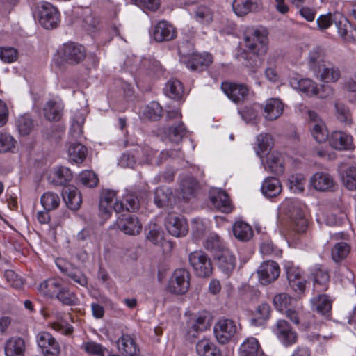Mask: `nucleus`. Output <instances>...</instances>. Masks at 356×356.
<instances>
[{
    "instance_id": "obj_53",
    "label": "nucleus",
    "mask_w": 356,
    "mask_h": 356,
    "mask_svg": "<svg viewBox=\"0 0 356 356\" xmlns=\"http://www.w3.org/2000/svg\"><path fill=\"white\" fill-rule=\"evenodd\" d=\"M204 247L207 251L213 252L214 255L220 252L223 247L219 236L216 234H211L204 242Z\"/></svg>"
},
{
    "instance_id": "obj_8",
    "label": "nucleus",
    "mask_w": 356,
    "mask_h": 356,
    "mask_svg": "<svg viewBox=\"0 0 356 356\" xmlns=\"http://www.w3.org/2000/svg\"><path fill=\"white\" fill-rule=\"evenodd\" d=\"M60 58L68 64H78L86 57L84 47L70 42L65 44L59 51Z\"/></svg>"
},
{
    "instance_id": "obj_48",
    "label": "nucleus",
    "mask_w": 356,
    "mask_h": 356,
    "mask_svg": "<svg viewBox=\"0 0 356 356\" xmlns=\"http://www.w3.org/2000/svg\"><path fill=\"white\" fill-rule=\"evenodd\" d=\"M213 62V58L211 54H193L191 60L187 64V66L192 70H196L200 66L209 65Z\"/></svg>"
},
{
    "instance_id": "obj_49",
    "label": "nucleus",
    "mask_w": 356,
    "mask_h": 356,
    "mask_svg": "<svg viewBox=\"0 0 356 356\" xmlns=\"http://www.w3.org/2000/svg\"><path fill=\"white\" fill-rule=\"evenodd\" d=\"M334 108L335 115L338 120L346 124L352 123V115L347 106L341 102H336Z\"/></svg>"
},
{
    "instance_id": "obj_4",
    "label": "nucleus",
    "mask_w": 356,
    "mask_h": 356,
    "mask_svg": "<svg viewBox=\"0 0 356 356\" xmlns=\"http://www.w3.org/2000/svg\"><path fill=\"white\" fill-rule=\"evenodd\" d=\"M305 210V205L298 201L293 200L289 204L288 214L294 231L298 233H304L308 227Z\"/></svg>"
},
{
    "instance_id": "obj_32",
    "label": "nucleus",
    "mask_w": 356,
    "mask_h": 356,
    "mask_svg": "<svg viewBox=\"0 0 356 356\" xmlns=\"http://www.w3.org/2000/svg\"><path fill=\"white\" fill-rule=\"evenodd\" d=\"M85 115L79 111L72 112L70 134L74 139H79L83 135Z\"/></svg>"
},
{
    "instance_id": "obj_56",
    "label": "nucleus",
    "mask_w": 356,
    "mask_h": 356,
    "mask_svg": "<svg viewBox=\"0 0 356 356\" xmlns=\"http://www.w3.org/2000/svg\"><path fill=\"white\" fill-rule=\"evenodd\" d=\"M342 181L349 190H356V168H348L342 175Z\"/></svg>"
},
{
    "instance_id": "obj_29",
    "label": "nucleus",
    "mask_w": 356,
    "mask_h": 356,
    "mask_svg": "<svg viewBox=\"0 0 356 356\" xmlns=\"http://www.w3.org/2000/svg\"><path fill=\"white\" fill-rule=\"evenodd\" d=\"M266 170H268L275 174L280 175L284 172L283 157L277 152L268 153L266 156V163H264Z\"/></svg>"
},
{
    "instance_id": "obj_6",
    "label": "nucleus",
    "mask_w": 356,
    "mask_h": 356,
    "mask_svg": "<svg viewBox=\"0 0 356 356\" xmlns=\"http://www.w3.org/2000/svg\"><path fill=\"white\" fill-rule=\"evenodd\" d=\"M190 279L191 274L187 270L184 268L175 270L169 281V291L177 295L186 293L190 286Z\"/></svg>"
},
{
    "instance_id": "obj_42",
    "label": "nucleus",
    "mask_w": 356,
    "mask_h": 356,
    "mask_svg": "<svg viewBox=\"0 0 356 356\" xmlns=\"http://www.w3.org/2000/svg\"><path fill=\"white\" fill-rule=\"evenodd\" d=\"M211 326V316L207 312H200L192 321L191 328L195 331H204Z\"/></svg>"
},
{
    "instance_id": "obj_31",
    "label": "nucleus",
    "mask_w": 356,
    "mask_h": 356,
    "mask_svg": "<svg viewBox=\"0 0 356 356\" xmlns=\"http://www.w3.org/2000/svg\"><path fill=\"white\" fill-rule=\"evenodd\" d=\"M63 106L55 100L48 101L43 108L44 115L49 121H58L63 115Z\"/></svg>"
},
{
    "instance_id": "obj_16",
    "label": "nucleus",
    "mask_w": 356,
    "mask_h": 356,
    "mask_svg": "<svg viewBox=\"0 0 356 356\" xmlns=\"http://www.w3.org/2000/svg\"><path fill=\"white\" fill-rule=\"evenodd\" d=\"M316 79L325 83H336L341 76L340 68L332 63L326 62L314 75Z\"/></svg>"
},
{
    "instance_id": "obj_41",
    "label": "nucleus",
    "mask_w": 356,
    "mask_h": 356,
    "mask_svg": "<svg viewBox=\"0 0 356 356\" xmlns=\"http://www.w3.org/2000/svg\"><path fill=\"white\" fill-rule=\"evenodd\" d=\"M314 288L318 291H324L327 289V283L330 275L327 270L322 268H316L313 273Z\"/></svg>"
},
{
    "instance_id": "obj_13",
    "label": "nucleus",
    "mask_w": 356,
    "mask_h": 356,
    "mask_svg": "<svg viewBox=\"0 0 356 356\" xmlns=\"http://www.w3.org/2000/svg\"><path fill=\"white\" fill-rule=\"evenodd\" d=\"M37 343L44 356H58L60 348L58 343L51 334L40 332L37 335Z\"/></svg>"
},
{
    "instance_id": "obj_22",
    "label": "nucleus",
    "mask_w": 356,
    "mask_h": 356,
    "mask_svg": "<svg viewBox=\"0 0 356 356\" xmlns=\"http://www.w3.org/2000/svg\"><path fill=\"white\" fill-rule=\"evenodd\" d=\"M63 284L55 277L42 281L38 286V293L46 298L55 299Z\"/></svg>"
},
{
    "instance_id": "obj_57",
    "label": "nucleus",
    "mask_w": 356,
    "mask_h": 356,
    "mask_svg": "<svg viewBox=\"0 0 356 356\" xmlns=\"http://www.w3.org/2000/svg\"><path fill=\"white\" fill-rule=\"evenodd\" d=\"M79 181L85 186L94 187L98 183L97 175L92 171H83L79 175Z\"/></svg>"
},
{
    "instance_id": "obj_35",
    "label": "nucleus",
    "mask_w": 356,
    "mask_h": 356,
    "mask_svg": "<svg viewBox=\"0 0 356 356\" xmlns=\"http://www.w3.org/2000/svg\"><path fill=\"white\" fill-rule=\"evenodd\" d=\"M196 350L200 356H221L219 348L207 339H203L197 343Z\"/></svg>"
},
{
    "instance_id": "obj_2",
    "label": "nucleus",
    "mask_w": 356,
    "mask_h": 356,
    "mask_svg": "<svg viewBox=\"0 0 356 356\" xmlns=\"http://www.w3.org/2000/svg\"><path fill=\"white\" fill-rule=\"evenodd\" d=\"M35 17L38 23L46 29H56L60 23L58 9L48 2H43L38 6Z\"/></svg>"
},
{
    "instance_id": "obj_61",
    "label": "nucleus",
    "mask_w": 356,
    "mask_h": 356,
    "mask_svg": "<svg viewBox=\"0 0 356 356\" xmlns=\"http://www.w3.org/2000/svg\"><path fill=\"white\" fill-rule=\"evenodd\" d=\"M0 59L4 63H13L17 59V51L13 47H0Z\"/></svg>"
},
{
    "instance_id": "obj_28",
    "label": "nucleus",
    "mask_w": 356,
    "mask_h": 356,
    "mask_svg": "<svg viewBox=\"0 0 356 356\" xmlns=\"http://www.w3.org/2000/svg\"><path fill=\"white\" fill-rule=\"evenodd\" d=\"M326 63L324 51L319 47L310 50L308 55V66L315 75L319 72V69Z\"/></svg>"
},
{
    "instance_id": "obj_52",
    "label": "nucleus",
    "mask_w": 356,
    "mask_h": 356,
    "mask_svg": "<svg viewBox=\"0 0 356 356\" xmlns=\"http://www.w3.org/2000/svg\"><path fill=\"white\" fill-rule=\"evenodd\" d=\"M72 178V175L69 168L65 167L58 168L53 173L52 181L58 186L65 185Z\"/></svg>"
},
{
    "instance_id": "obj_40",
    "label": "nucleus",
    "mask_w": 356,
    "mask_h": 356,
    "mask_svg": "<svg viewBox=\"0 0 356 356\" xmlns=\"http://www.w3.org/2000/svg\"><path fill=\"white\" fill-rule=\"evenodd\" d=\"M60 289L55 299H57L65 305L74 306L77 305L79 299L75 293L71 291L67 287L63 285L61 286Z\"/></svg>"
},
{
    "instance_id": "obj_5",
    "label": "nucleus",
    "mask_w": 356,
    "mask_h": 356,
    "mask_svg": "<svg viewBox=\"0 0 356 356\" xmlns=\"http://www.w3.org/2000/svg\"><path fill=\"white\" fill-rule=\"evenodd\" d=\"M111 227L117 228L127 235L136 236L141 232L143 225L137 216L122 214L118 216Z\"/></svg>"
},
{
    "instance_id": "obj_36",
    "label": "nucleus",
    "mask_w": 356,
    "mask_h": 356,
    "mask_svg": "<svg viewBox=\"0 0 356 356\" xmlns=\"http://www.w3.org/2000/svg\"><path fill=\"white\" fill-rule=\"evenodd\" d=\"M193 18L200 24L209 25L213 20V11L207 6H199L194 10Z\"/></svg>"
},
{
    "instance_id": "obj_27",
    "label": "nucleus",
    "mask_w": 356,
    "mask_h": 356,
    "mask_svg": "<svg viewBox=\"0 0 356 356\" xmlns=\"http://www.w3.org/2000/svg\"><path fill=\"white\" fill-rule=\"evenodd\" d=\"M25 342L21 337H12L4 345L6 356H24Z\"/></svg>"
},
{
    "instance_id": "obj_19",
    "label": "nucleus",
    "mask_w": 356,
    "mask_h": 356,
    "mask_svg": "<svg viewBox=\"0 0 356 356\" xmlns=\"http://www.w3.org/2000/svg\"><path fill=\"white\" fill-rule=\"evenodd\" d=\"M239 356H268L264 352L257 339L249 337L244 339L239 348Z\"/></svg>"
},
{
    "instance_id": "obj_50",
    "label": "nucleus",
    "mask_w": 356,
    "mask_h": 356,
    "mask_svg": "<svg viewBox=\"0 0 356 356\" xmlns=\"http://www.w3.org/2000/svg\"><path fill=\"white\" fill-rule=\"evenodd\" d=\"M257 144L256 149L257 154L261 158L262 154L268 151L273 145V138L270 134H261L257 137Z\"/></svg>"
},
{
    "instance_id": "obj_9",
    "label": "nucleus",
    "mask_w": 356,
    "mask_h": 356,
    "mask_svg": "<svg viewBox=\"0 0 356 356\" xmlns=\"http://www.w3.org/2000/svg\"><path fill=\"white\" fill-rule=\"evenodd\" d=\"M213 331L217 341L225 344L234 336L237 327L231 319H220L216 323Z\"/></svg>"
},
{
    "instance_id": "obj_37",
    "label": "nucleus",
    "mask_w": 356,
    "mask_h": 356,
    "mask_svg": "<svg viewBox=\"0 0 356 356\" xmlns=\"http://www.w3.org/2000/svg\"><path fill=\"white\" fill-rule=\"evenodd\" d=\"M234 236L241 241H248L253 236L252 227L246 222L237 221L233 225Z\"/></svg>"
},
{
    "instance_id": "obj_11",
    "label": "nucleus",
    "mask_w": 356,
    "mask_h": 356,
    "mask_svg": "<svg viewBox=\"0 0 356 356\" xmlns=\"http://www.w3.org/2000/svg\"><path fill=\"white\" fill-rule=\"evenodd\" d=\"M221 88L226 95L234 103L243 102L249 94V89L242 83L223 82Z\"/></svg>"
},
{
    "instance_id": "obj_54",
    "label": "nucleus",
    "mask_w": 356,
    "mask_h": 356,
    "mask_svg": "<svg viewBox=\"0 0 356 356\" xmlns=\"http://www.w3.org/2000/svg\"><path fill=\"white\" fill-rule=\"evenodd\" d=\"M143 115L151 120H158L162 115V108L156 102H152L143 109Z\"/></svg>"
},
{
    "instance_id": "obj_21",
    "label": "nucleus",
    "mask_w": 356,
    "mask_h": 356,
    "mask_svg": "<svg viewBox=\"0 0 356 356\" xmlns=\"http://www.w3.org/2000/svg\"><path fill=\"white\" fill-rule=\"evenodd\" d=\"M310 184L319 191H331L334 182L330 175L326 172H316L310 179Z\"/></svg>"
},
{
    "instance_id": "obj_20",
    "label": "nucleus",
    "mask_w": 356,
    "mask_h": 356,
    "mask_svg": "<svg viewBox=\"0 0 356 356\" xmlns=\"http://www.w3.org/2000/svg\"><path fill=\"white\" fill-rule=\"evenodd\" d=\"M289 83L295 90H300L309 96H314L318 94L317 83L310 79L291 77Z\"/></svg>"
},
{
    "instance_id": "obj_33",
    "label": "nucleus",
    "mask_w": 356,
    "mask_h": 356,
    "mask_svg": "<svg viewBox=\"0 0 356 356\" xmlns=\"http://www.w3.org/2000/svg\"><path fill=\"white\" fill-rule=\"evenodd\" d=\"M199 189L198 181L192 177H185L181 181L180 191L184 199L189 200L195 197Z\"/></svg>"
},
{
    "instance_id": "obj_3",
    "label": "nucleus",
    "mask_w": 356,
    "mask_h": 356,
    "mask_svg": "<svg viewBox=\"0 0 356 356\" xmlns=\"http://www.w3.org/2000/svg\"><path fill=\"white\" fill-rule=\"evenodd\" d=\"M188 261L197 276L209 277L213 272V265L209 256L202 250H196L188 255Z\"/></svg>"
},
{
    "instance_id": "obj_59",
    "label": "nucleus",
    "mask_w": 356,
    "mask_h": 356,
    "mask_svg": "<svg viewBox=\"0 0 356 356\" xmlns=\"http://www.w3.org/2000/svg\"><path fill=\"white\" fill-rule=\"evenodd\" d=\"M291 300V298L288 294L280 293L275 296L273 305L277 310L282 312L284 309H288L287 307L290 305Z\"/></svg>"
},
{
    "instance_id": "obj_12",
    "label": "nucleus",
    "mask_w": 356,
    "mask_h": 356,
    "mask_svg": "<svg viewBox=\"0 0 356 356\" xmlns=\"http://www.w3.org/2000/svg\"><path fill=\"white\" fill-rule=\"evenodd\" d=\"M308 116L310 131L314 139L319 143L326 141L328 131L324 122L315 111H309Z\"/></svg>"
},
{
    "instance_id": "obj_47",
    "label": "nucleus",
    "mask_w": 356,
    "mask_h": 356,
    "mask_svg": "<svg viewBox=\"0 0 356 356\" xmlns=\"http://www.w3.org/2000/svg\"><path fill=\"white\" fill-rule=\"evenodd\" d=\"M16 126L19 134L26 136L32 131L33 128V122L29 115L24 114L17 118L16 120Z\"/></svg>"
},
{
    "instance_id": "obj_62",
    "label": "nucleus",
    "mask_w": 356,
    "mask_h": 356,
    "mask_svg": "<svg viewBox=\"0 0 356 356\" xmlns=\"http://www.w3.org/2000/svg\"><path fill=\"white\" fill-rule=\"evenodd\" d=\"M99 24V19L90 12L86 13L83 19V26L87 31H95Z\"/></svg>"
},
{
    "instance_id": "obj_7",
    "label": "nucleus",
    "mask_w": 356,
    "mask_h": 356,
    "mask_svg": "<svg viewBox=\"0 0 356 356\" xmlns=\"http://www.w3.org/2000/svg\"><path fill=\"white\" fill-rule=\"evenodd\" d=\"M56 265L62 273L67 276L75 284L86 287L88 285V279L83 271L72 264L63 259H57Z\"/></svg>"
},
{
    "instance_id": "obj_63",
    "label": "nucleus",
    "mask_w": 356,
    "mask_h": 356,
    "mask_svg": "<svg viewBox=\"0 0 356 356\" xmlns=\"http://www.w3.org/2000/svg\"><path fill=\"white\" fill-rule=\"evenodd\" d=\"M15 140L10 135L6 134H0V152H7L10 151L15 147Z\"/></svg>"
},
{
    "instance_id": "obj_14",
    "label": "nucleus",
    "mask_w": 356,
    "mask_h": 356,
    "mask_svg": "<svg viewBox=\"0 0 356 356\" xmlns=\"http://www.w3.org/2000/svg\"><path fill=\"white\" fill-rule=\"evenodd\" d=\"M280 273L279 265L273 261L263 262L257 270L259 282L266 285L274 282Z\"/></svg>"
},
{
    "instance_id": "obj_17",
    "label": "nucleus",
    "mask_w": 356,
    "mask_h": 356,
    "mask_svg": "<svg viewBox=\"0 0 356 356\" xmlns=\"http://www.w3.org/2000/svg\"><path fill=\"white\" fill-rule=\"evenodd\" d=\"M209 195L212 204L217 209L227 213L232 211V206L225 191L220 188H213L210 191Z\"/></svg>"
},
{
    "instance_id": "obj_46",
    "label": "nucleus",
    "mask_w": 356,
    "mask_h": 356,
    "mask_svg": "<svg viewBox=\"0 0 356 356\" xmlns=\"http://www.w3.org/2000/svg\"><path fill=\"white\" fill-rule=\"evenodd\" d=\"M166 93L172 99H181L184 95L182 83L177 79H170L166 84Z\"/></svg>"
},
{
    "instance_id": "obj_38",
    "label": "nucleus",
    "mask_w": 356,
    "mask_h": 356,
    "mask_svg": "<svg viewBox=\"0 0 356 356\" xmlns=\"http://www.w3.org/2000/svg\"><path fill=\"white\" fill-rule=\"evenodd\" d=\"M312 309L321 314L328 313L332 307L331 302L326 295H318L311 300Z\"/></svg>"
},
{
    "instance_id": "obj_23",
    "label": "nucleus",
    "mask_w": 356,
    "mask_h": 356,
    "mask_svg": "<svg viewBox=\"0 0 356 356\" xmlns=\"http://www.w3.org/2000/svg\"><path fill=\"white\" fill-rule=\"evenodd\" d=\"M63 198L67 207L71 210L76 211L79 209L82 202L80 192L74 186L65 187L62 192Z\"/></svg>"
},
{
    "instance_id": "obj_1",
    "label": "nucleus",
    "mask_w": 356,
    "mask_h": 356,
    "mask_svg": "<svg viewBox=\"0 0 356 356\" xmlns=\"http://www.w3.org/2000/svg\"><path fill=\"white\" fill-rule=\"evenodd\" d=\"M245 47L254 56H264L268 51V36L265 30L254 29L244 38Z\"/></svg>"
},
{
    "instance_id": "obj_26",
    "label": "nucleus",
    "mask_w": 356,
    "mask_h": 356,
    "mask_svg": "<svg viewBox=\"0 0 356 356\" xmlns=\"http://www.w3.org/2000/svg\"><path fill=\"white\" fill-rule=\"evenodd\" d=\"M261 8V4L257 1L251 0H234L232 3V8L238 16H245L250 12H255Z\"/></svg>"
},
{
    "instance_id": "obj_18",
    "label": "nucleus",
    "mask_w": 356,
    "mask_h": 356,
    "mask_svg": "<svg viewBox=\"0 0 356 356\" xmlns=\"http://www.w3.org/2000/svg\"><path fill=\"white\" fill-rule=\"evenodd\" d=\"M218 268L229 275L236 266V258L229 250L225 248L214 255Z\"/></svg>"
},
{
    "instance_id": "obj_44",
    "label": "nucleus",
    "mask_w": 356,
    "mask_h": 356,
    "mask_svg": "<svg viewBox=\"0 0 356 356\" xmlns=\"http://www.w3.org/2000/svg\"><path fill=\"white\" fill-rule=\"evenodd\" d=\"M350 245L345 242L337 243L331 250L332 259L336 263L343 260L349 254Z\"/></svg>"
},
{
    "instance_id": "obj_64",
    "label": "nucleus",
    "mask_w": 356,
    "mask_h": 356,
    "mask_svg": "<svg viewBox=\"0 0 356 356\" xmlns=\"http://www.w3.org/2000/svg\"><path fill=\"white\" fill-rule=\"evenodd\" d=\"M305 178L302 175L291 176L289 179L290 188L294 192H302L304 191Z\"/></svg>"
},
{
    "instance_id": "obj_45",
    "label": "nucleus",
    "mask_w": 356,
    "mask_h": 356,
    "mask_svg": "<svg viewBox=\"0 0 356 356\" xmlns=\"http://www.w3.org/2000/svg\"><path fill=\"white\" fill-rule=\"evenodd\" d=\"M40 202L46 211H51L58 207L60 199L58 194L49 191L42 195Z\"/></svg>"
},
{
    "instance_id": "obj_43",
    "label": "nucleus",
    "mask_w": 356,
    "mask_h": 356,
    "mask_svg": "<svg viewBox=\"0 0 356 356\" xmlns=\"http://www.w3.org/2000/svg\"><path fill=\"white\" fill-rule=\"evenodd\" d=\"M70 159L76 163L83 161L86 156L87 149L79 143H72L68 149Z\"/></svg>"
},
{
    "instance_id": "obj_51",
    "label": "nucleus",
    "mask_w": 356,
    "mask_h": 356,
    "mask_svg": "<svg viewBox=\"0 0 356 356\" xmlns=\"http://www.w3.org/2000/svg\"><path fill=\"white\" fill-rule=\"evenodd\" d=\"M186 132V129L184 124L180 121L179 123L175 126L170 127L165 132V134L168 139L175 143H179L183 138Z\"/></svg>"
},
{
    "instance_id": "obj_60",
    "label": "nucleus",
    "mask_w": 356,
    "mask_h": 356,
    "mask_svg": "<svg viewBox=\"0 0 356 356\" xmlns=\"http://www.w3.org/2000/svg\"><path fill=\"white\" fill-rule=\"evenodd\" d=\"M82 348L90 355H95L97 356H104V353L106 350L100 344L94 341H88L83 343Z\"/></svg>"
},
{
    "instance_id": "obj_34",
    "label": "nucleus",
    "mask_w": 356,
    "mask_h": 356,
    "mask_svg": "<svg viewBox=\"0 0 356 356\" xmlns=\"http://www.w3.org/2000/svg\"><path fill=\"white\" fill-rule=\"evenodd\" d=\"M261 192L267 197H273L282 191L280 181L275 177H267L261 186Z\"/></svg>"
},
{
    "instance_id": "obj_24",
    "label": "nucleus",
    "mask_w": 356,
    "mask_h": 356,
    "mask_svg": "<svg viewBox=\"0 0 356 356\" xmlns=\"http://www.w3.org/2000/svg\"><path fill=\"white\" fill-rule=\"evenodd\" d=\"M330 145L338 150L350 149L353 147L352 137L342 131H334L329 138Z\"/></svg>"
},
{
    "instance_id": "obj_10",
    "label": "nucleus",
    "mask_w": 356,
    "mask_h": 356,
    "mask_svg": "<svg viewBox=\"0 0 356 356\" xmlns=\"http://www.w3.org/2000/svg\"><path fill=\"white\" fill-rule=\"evenodd\" d=\"M165 227L168 233L175 237H182L188 232L186 220L175 213H168L165 219Z\"/></svg>"
},
{
    "instance_id": "obj_25",
    "label": "nucleus",
    "mask_w": 356,
    "mask_h": 356,
    "mask_svg": "<svg viewBox=\"0 0 356 356\" xmlns=\"http://www.w3.org/2000/svg\"><path fill=\"white\" fill-rule=\"evenodd\" d=\"M118 348L124 356H139V349L134 339L128 334H123L118 341Z\"/></svg>"
},
{
    "instance_id": "obj_55",
    "label": "nucleus",
    "mask_w": 356,
    "mask_h": 356,
    "mask_svg": "<svg viewBox=\"0 0 356 356\" xmlns=\"http://www.w3.org/2000/svg\"><path fill=\"white\" fill-rule=\"evenodd\" d=\"M171 195L168 189L158 188L154 193V203L158 207H163L168 204Z\"/></svg>"
},
{
    "instance_id": "obj_39",
    "label": "nucleus",
    "mask_w": 356,
    "mask_h": 356,
    "mask_svg": "<svg viewBox=\"0 0 356 356\" xmlns=\"http://www.w3.org/2000/svg\"><path fill=\"white\" fill-rule=\"evenodd\" d=\"M99 212L104 218H108L111 215L113 211L117 213L124 210V204L118 200H115V204L107 203L104 199L99 200Z\"/></svg>"
},
{
    "instance_id": "obj_58",
    "label": "nucleus",
    "mask_w": 356,
    "mask_h": 356,
    "mask_svg": "<svg viewBox=\"0 0 356 356\" xmlns=\"http://www.w3.org/2000/svg\"><path fill=\"white\" fill-rule=\"evenodd\" d=\"M343 89L348 92L350 100L356 102V74L345 80Z\"/></svg>"
},
{
    "instance_id": "obj_15",
    "label": "nucleus",
    "mask_w": 356,
    "mask_h": 356,
    "mask_svg": "<svg viewBox=\"0 0 356 356\" xmlns=\"http://www.w3.org/2000/svg\"><path fill=\"white\" fill-rule=\"evenodd\" d=\"M176 36L175 28L166 21H161L157 23L152 31V37L158 42L172 40Z\"/></svg>"
},
{
    "instance_id": "obj_30",
    "label": "nucleus",
    "mask_w": 356,
    "mask_h": 356,
    "mask_svg": "<svg viewBox=\"0 0 356 356\" xmlns=\"http://www.w3.org/2000/svg\"><path fill=\"white\" fill-rule=\"evenodd\" d=\"M284 105L282 101L277 98H272L267 101L264 107L265 118L268 120L278 118L283 113Z\"/></svg>"
}]
</instances>
